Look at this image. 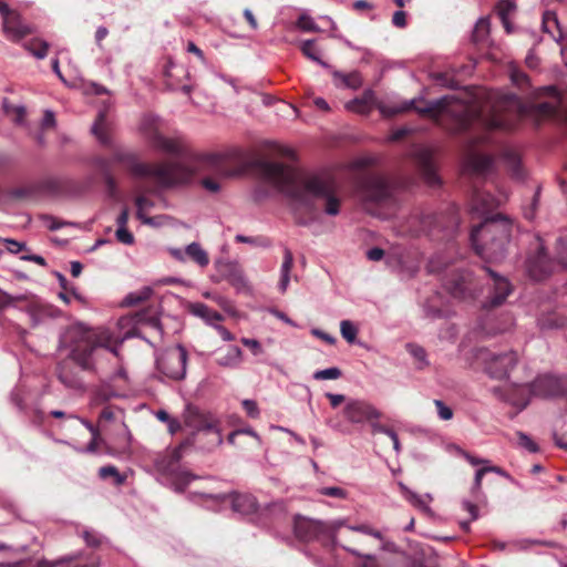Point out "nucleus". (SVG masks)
<instances>
[{
	"label": "nucleus",
	"mask_w": 567,
	"mask_h": 567,
	"mask_svg": "<svg viewBox=\"0 0 567 567\" xmlns=\"http://www.w3.org/2000/svg\"><path fill=\"white\" fill-rule=\"evenodd\" d=\"M518 445L526 449L528 452L535 453L538 451L537 444L525 433L518 432Z\"/></svg>",
	"instance_id": "5fc2aeb1"
},
{
	"label": "nucleus",
	"mask_w": 567,
	"mask_h": 567,
	"mask_svg": "<svg viewBox=\"0 0 567 567\" xmlns=\"http://www.w3.org/2000/svg\"><path fill=\"white\" fill-rule=\"evenodd\" d=\"M153 289L151 287H143L137 291L130 292L123 300V305L127 307L137 306L151 298Z\"/></svg>",
	"instance_id": "c9c22d12"
},
{
	"label": "nucleus",
	"mask_w": 567,
	"mask_h": 567,
	"mask_svg": "<svg viewBox=\"0 0 567 567\" xmlns=\"http://www.w3.org/2000/svg\"><path fill=\"white\" fill-rule=\"evenodd\" d=\"M491 392L501 401L523 410L529 403L532 395L553 398L567 394V377L544 374L533 383L506 382L494 386Z\"/></svg>",
	"instance_id": "20e7f679"
},
{
	"label": "nucleus",
	"mask_w": 567,
	"mask_h": 567,
	"mask_svg": "<svg viewBox=\"0 0 567 567\" xmlns=\"http://www.w3.org/2000/svg\"><path fill=\"white\" fill-rule=\"evenodd\" d=\"M92 133L101 144L107 145L111 143V137L107 130L106 116L104 112H100L92 125Z\"/></svg>",
	"instance_id": "c85d7f7f"
},
{
	"label": "nucleus",
	"mask_w": 567,
	"mask_h": 567,
	"mask_svg": "<svg viewBox=\"0 0 567 567\" xmlns=\"http://www.w3.org/2000/svg\"><path fill=\"white\" fill-rule=\"evenodd\" d=\"M115 236L122 244L132 245L134 243V236L127 228H117Z\"/></svg>",
	"instance_id": "0e129e2a"
},
{
	"label": "nucleus",
	"mask_w": 567,
	"mask_h": 567,
	"mask_svg": "<svg viewBox=\"0 0 567 567\" xmlns=\"http://www.w3.org/2000/svg\"><path fill=\"white\" fill-rule=\"evenodd\" d=\"M169 254L178 261L190 259L199 267H206L209 264L207 251L196 241L187 245L184 251L179 248H171Z\"/></svg>",
	"instance_id": "412c9836"
},
{
	"label": "nucleus",
	"mask_w": 567,
	"mask_h": 567,
	"mask_svg": "<svg viewBox=\"0 0 567 567\" xmlns=\"http://www.w3.org/2000/svg\"><path fill=\"white\" fill-rule=\"evenodd\" d=\"M187 358V351L182 344H176L161 352L156 358V371L161 374V380H184Z\"/></svg>",
	"instance_id": "6e6552de"
},
{
	"label": "nucleus",
	"mask_w": 567,
	"mask_h": 567,
	"mask_svg": "<svg viewBox=\"0 0 567 567\" xmlns=\"http://www.w3.org/2000/svg\"><path fill=\"white\" fill-rule=\"evenodd\" d=\"M99 475L103 480L113 477L114 483L116 485H122L125 481V477L117 471V468L115 466H112V465L101 467L99 470Z\"/></svg>",
	"instance_id": "79ce46f5"
},
{
	"label": "nucleus",
	"mask_w": 567,
	"mask_h": 567,
	"mask_svg": "<svg viewBox=\"0 0 567 567\" xmlns=\"http://www.w3.org/2000/svg\"><path fill=\"white\" fill-rule=\"evenodd\" d=\"M559 28L558 19L555 12L546 11L543 16V30L553 34V28Z\"/></svg>",
	"instance_id": "09e8293b"
},
{
	"label": "nucleus",
	"mask_w": 567,
	"mask_h": 567,
	"mask_svg": "<svg viewBox=\"0 0 567 567\" xmlns=\"http://www.w3.org/2000/svg\"><path fill=\"white\" fill-rule=\"evenodd\" d=\"M293 266V256L290 249L285 248L284 261L281 265V275L290 276L291 268Z\"/></svg>",
	"instance_id": "6e6d98bb"
},
{
	"label": "nucleus",
	"mask_w": 567,
	"mask_h": 567,
	"mask_svg": "<svg viewBox=\"0 0 567 567\" xmlns=\"http://www.w3.org/2000/svg\"><path fill=\"white\" fill-rule=\"evenodd\" d=\"M485 271H487V274L489 275V277L492 279L493 292L491 293V296L488 297V300L486 301V303L484 306L485 307H498L504 303L506 298L512 292V285L505 277L497 275L489 268H485Z\"/></svg>",
	"instance_id": "aec40b11"
},
{
	"label": "nucleus",
	"mask_w": 567,
	"mask_h": 567,
	"mask_svg": "<svg viewBox=\"0 0 567 567\" xmlns=\"http://www.w3.org/2000/svg\"><path fill=\"white\" fill-rule=\"evenodd\" d=\"M297 27L302 31L318 32L320 31L313 19L307 14H301L297 21Z\"/></svg>",
	"instance_id": "de8ad7c7"
},
{
	"label": "nucleus",
	"mask_w": 567,
	"mask_h": 567,
	"mask_svg": "<svg viewBox=\"0 0 567 567\" xmlns=\"http://www.w3.org/2000/svg\"><path fill=\"white\" fill-rule=\"evenodd\" d=\"M413 157L424 181L431 186L440 184V178L433 163L432 151L426 147H419L413 152Z\"/></svg>",
	"instance_id": "6ab92c4d"
},
{
	"label": "nucleus",
	"mask_w": 567,
	"mask_h": 567,
	"mask_svg": "<svg viewBox=\"0 0 567 567\" xmlns=\"http://www.w3.org/2000/svg\"><path fill=\"white\" fill-rule=\"evenodd\" d=\"M406 350L413 358H415L420 362L419 368H423L424 365L427 364L426 352L422 347L414 343H408Z\"/></svg>",
	"instance_id": "a18cd8bd"
},
{
	"label": "nucleus",
	"mask_w": 567,
	"mask_h": 567,
	"mask_svg": "<svg viewBox=\"0 0 567 567\" xmlns=\"http://www.w3.org/2000/svg\"><path fill=\"white\" fill-rule=\"evenodd\" d=\"M486 473H488L487 466H483L476 471L475 476H474L473 487H472L473 495L476 496L477 494L481 493L483 476Z\"/></svg>",
	"instance_id": "4d7b16f0"
},
{
	"label": "nucleus",
	"mask_w": 567,
	"mask_h": 567,
	"mask_svg": "<svg viewBox=\"0 0 567 567\" xmlns=\"http://www.w3.org/2000/svg\"><path fill=\"white\" fill-rule=\"evenodd\" d=\"M58 378L66 388L75 390L83 388L82 379L79 373L73 371L68 361L59 364Z\"/></svg>",
	"instance_id": "a878e982"
},
{
	"label": "nucleus",
	"mask_w": 567,
	"mask_h": 567,
	"mask_svg": "<svg viewBox=\"0 0 567 567\" xmlns=\"http://www.w3.org/2000/svg\"><path fill=\"white\" fill-rule=\"evenodd\" d=\"M332 75L337 86H346L355 90L362 83L361 78L357 72L344 74L339 71H333Z\"/></svg>",
	"instance_id": "7c9ffc66"
},
{
	"label": "nucleus",
	"mask_w": 567,
	"mask_h": 567,
	"mask_svg": "<svg viewBox=\"0 0 567 567\" xmlns=\"http://www.w3.org/2000/svg\"><path fill=\"white\" fill-rule=\"evenodd\" d=\"M361 193L364 202L377 205H391L394 203L393 188L389 182L378 175H369L361 182Z\"/></svg>",
	"instance_id": "9b49d317"
},
{
	"label": "nucleus",
	"mask_w": 567,
	"mask_h": 567,
	"mask_svg": "<svg viewBox=\"0 0 567 567\" xmlns=\"http://www.w3.org/2000/svg\"><path fill=\"white\" fill-rule=\"evenodd\" d=\"M293 532L296 537L302 542L317 540L331 534L330 528L324 523L305 517L295 519Z\"/></svg>",
	"instance_id": "f3484780"
},
{
	"label": "nucleus",
	"mask_w": 567,
	"mask_h": 567,
	"mask_svg": "<svg viewBox=\"0 0 567 567\" xmlns=\"http://www.w3.org/2000/svg\"><path fill=\"white\" fill-rule=\"evenodd\" d=\"M300 50L305 56H307L311 61L317 62L322 68H326V69L330 68V65L327 62H324L320 59V50L316 47V43L313 40L302 41L300 44Z\"/></svg>",
	"instance_id": "473e14b6"
},
{
	"label": "nucleus",
	"mask_w": 567,
	"mask_h": 567,
	"mask_svg": "<svg viewBox=\"0 0 567 567\" xmlns=\"http://www.w3.org/2000/svg\"><path fill=\"white\" fill-rule=\"evenodd\" d=\"M136 217L146 225H155L154 218L148 217L147 213L154 207V202L144 195H138L135 198Z\"/></svg>",
	"instance_id": "cd10ccee"
},
{
	"label": "nucleus",
	"mask_w": 567,
	"mask_h": 567,
	"mask_svg": "<svg viewBox=\"0 0 567 567\" xmlns=\"http://www.w3.org/2000/svg\"><path fill=\"white\" fill-rule=\"evenodd\" d=\"M4 244L7 245L8 251L11 254H18V252L27 249V246L24 243H20L14 239H4Z\"/></svg>",
	"instance_id": "338daca9"
},
{
	"label": "nucleus",
	"mask_w": 567,
	"mask_h": 567,
	"mask_svg": "<svg viewBox=\"0 0 567 567\" xmlns=\"http://www.w3.org/2000/svg\"><path fill=\"white\" fill-rule=\"evenodd\" d=\"M392 23L396 28H404L406 25V13L403 10L395 11L392 17Z\"/></svg>",
	"instance_id": "774afa93"
},
{
	"label": "nucleus",
	"mask_w": 567,
	"mask_h": 567,
	"mask_svg": "<svg viewBox=\"0 0 567 567\" xmlns=\"http://www.w3.org/2000/svg\"><path fill=\"white\" fill-rule=\"evenodd\" d=\"M193 312L196 316L205 319L212 326H215V322H218L223 319V316L219 312L212 310L208 306L204 303L194 305Z\"/></svg>",
	"instance_id": "f704fd0d"
},
{
	"label": "nucleus",
	"mask_w": 567,
	"mask_h": 567,
	"mask_svg": "<svg viewBox=\"0 0 567 567\" xmlns=\"http://www.w3.org/2000/svg\"><path fill=\"white\" fill-rule=\"evenodd\" d=\"M517 364L518 355L515 351L492 353L485 359V371L493 379L504 380L509 378Z\"/></svg>",
	"instance_id": "ddd939ff"
},
{
	"label": "nucleus",
	"mask_w": 567,
	"mask_h": 567,
	"mask_svg": "<svg viewBox=\"0 0 567 567\" xmlns=\"http://www.w3.org/2000/svg\"><path fill=\"white\" fill-rule=\"evenodd\" d=\"M100 347L105 348L116 357L118 355L116 348L103 344L94 333H84L72 348L70 359L82 370L93 371Z\"/></svg>",
	"instance_id": "1a4fd4ad"
},
{
	"label": "nucleus",
	"mask_w": 567,
	"mask_h": 567,
	"mask_svg": "<svg viewBox=\"0 0 567 567\" xmlns=\"http://www.w3.org/2000/svg\"><path fill=\"white\" fill-rule=\"evenodd\" d=\"M73 559L70 563H65L64 567H100L101 560L96 556H92L89 561L82 564V563H75V559L78 556H72Z\"/></svg>",
	"instance_id": "bf43d9fd"
},
{
	"label": "nucleus",
	"mask_w": 567,
	"mask_h": 567,
	"mask_svg": "<svg viewBox=\"0 0 567 567\" xmlns=\"http://www.w3.org/2000/svg\"><path fill=\"white\" fill-rule=\"evenodd\" d=\"M184 423L193 430V434L188 437L193 441V445L203 436H212L213 444L223 443L219 421L212 413L188 405L184 412Z\"/></svg>",
	"instance_id": "0eeeda50"
},
{
	"label": "nucleus",
	"mask_w": 567,
	"mask_h": 567,
	"mask_svg": "<svg viewBox=\"0 0 567 567\" xmlns=\"http://www.w3.org/2000/svg\"><path fill=\"white\" fill-rule=\"evenodd\" d=\"M3 112L18 125H24L25 107L23 105H11L4 99L2 101Z\"/></svg>",
	"instance_id": "72a5a7b5"
},
{
	"label": "nucleus",
	"mask_w": 567,
	"mask_h": 567,
	"mask_svg": "<svg viewBox=\"0 0 567 567\" xmlns=\"http://www.w3.org/2000/svg\"><path fill=\"white\" fill-rule=\"evenodd\" d=\"M25 299L24 295L12 296L0 289V310L8 307H16L17 302L24 301Z\"/></svg>",
	"instance_id": "37998d69"
},
{
	"label": "nucleus",
	"mask_w": 567,
	"mask_h": 567,
	"mask_svg": "<svg viewBox=\"0 0 567 567\" xmlns=\"http://www.w3.org/2000/svg\"><path fill=\"white\" fill-rule=\"evenodd\" d=\"M489 32V22L486 19H480L474 28L472 39L475 43H482L486 40Z\"/></svg>",
	"instance_id": "58836bf2"
},
{
	"label": "nucleus",
	"mask_w": 567,
	"mask_h": 567,
	"mask_svg": "<svg viewBox=\"0 0 567 567\" xmlns=\"http://www.w3.org/2000/svg\"><path fill=\"white\" fill-rule=\"evenodd\" d=\"M446 290L457 299H473L477 296V282L468 270L460 271L444 284Z\"/></svg>",
	"instance_id": "4468645a"
},
{
	"label": "nucleus",
	"mask_w": 567,
	"mask_h": 567,
	"mask_svg": "<svg viewBox=\"0 0 567 567\" xmlns=\"http://www.w3.org/2000/svg\"><path fill=\"white\" fill-rule=\"evenodd\" d=\"M385 264L393 271L405 277L414 276L420 268L415 255L402 247L391 248L385 255Z\"/></svg>",
	"instance_id": "f8f14e48"
},
{
	"label": "nucleus",
	"mask_w": 567,
	"mask_h": 567,
	"mask_svg": "<svg viewBox=\"0 0 567 567\" xmlns=\"http://www.w3.org/2000/svg\"><path fill=\"white\" fill-rule=\"evenodd\" d=\"M192 446L193 441L186 439L175 449L166 451L155 462L157 471L166 477L177 492H183L190 481L196 478L195 475L181 465V460Z\"/></svg>",
	"instance_id": "423d86ee"
},
{
	"label": "nucleus",
	"mask_w": 567,
	"mask_h": 567,
	"mask_svg": "<svg viewBox=\"0 0 567 567\" xmlns=\"http://www.w3.org/2000/svg\"><path fill=\"white\" fill-rule=\"evenodd\" d=\"M243 362V351L237 346H230L224 354L216 359V363L223 368L236 369Z\"/></svg>",
	"instance_id": "bb28decb"
},
{
	"label": "nucleus",
	"mask_w": 567,
	"mask_h": 567,
	"mask_svg": "<svg viewBox=\"0 0 567 567\" xmlns=\"http://www.w3.org/2000/svg\"><path fill=\"white\" fill-rule=\"evenodd\" d=\"M348 528L350 530H353V532H358V533H362V534H365V535H370L377 539H382L383 536H382V533L374 529L373 527H371L370 525L368 524H360V525H351V526H348Z\"/></svg>",
	"instance_id": "8fccbe9b"
},
{
	"label": "nucleus",
	"mask_w": 567,
	"mask_h": 567,
	"mask_svg": "<svg viewBox=\"0 0 567 567\" xmlns=\"http://www.w3.org/2000/svg\"><path fill=\"white\" fill-rule=\"evenodd\" d=\"M538 324L543 330L564 328L567 326V316L557 312L547 313L538 319Z\"/></svg>",
	"instance_id": "c756f323"
},
{
	"label": "nucleus",
	"mask_w": 567,
	"mask_h": 567,
	"mask_svg": "<svg viewBox=\"0 0 567 567\" xmlns=\"http://www.w3.org/2000/svg\"><path fill=\"white\" fill-rule=\"evenodd\" d=\"M477 102H482L480 106L453 94L433 101L419 97L401 103L381 102L377 107L388 117L414 110L440 124L450 120L452 124L449 130L455 133L464 132L476 124L485 128L511 130L514 126L515 116L522 112L520 100L513 93L501 94L481 90Z\"/></svg>",
	"instance_id": "f257e3e1"
},
{
	"label": "nucleus",
	"mask_w": 567,
	"mask_h": 567,
	"mask_svg": "<svg viewBox=\"0 0 567 567\" xmlns=\"http://www.w3.org/2000/svg\"><path fill=\"white\" fill-rule=\"evenodd\" d=\"M515 3L511 0H502L497 4V14L507 33L512 32L509 17L515 11Z\"/></svg>",
	"instance_id": "2f4dec72"
},
{
	"label": "nucleus",
	"mask_w": 567,
	"mask_h": 567,
	"mask_svg": "<svg viewBox=\"0 0 567 567\" xmlns=\"http://www.w3.org/2000/svg\"><path fill=\"white\" fill-rule=\"evenodd\" d=\"M35 28L28 23L18 11L7 13L2 20V32L7 40L18 43L25 37L33 34Z\"/></svg>",
	"instance_id": "2eb2a0df"
},
{
	"label": "nucleus",
	"mask_w": 567,
	"mask_h": 567,
	"mask_svg": "<svg viewBox=\"0 0 567 567\" xmlns=\"http://www.w3.org/2000/svg\"><path fill=\"white\" fill-rule=\"evenodd\" d=\"M83 539L87 546L97 547L101 544V536L95 530H84Z\"/></svg>",
	"instance_id": "e2e57ef3"
},
{
	"label": "nucleus",
	"mask_w": 567,
	"mask_h": 567,
	"mask_svg": "<svg viewBox=\"0 0 567 567\" xmlns=\"http://www.w3.org/2000/svg\"><path fill=\"white\" fill-rule=\"evenodd\" d=\"M221 505L229 504L235 513L247 516L258 511L257 499L250 494L208 495Z\"/></svg>",
	"instance_id": "a211bd4d"
},
{
	"label": "nucleus",
	"mask_w": 567,
	"mask_h": 567,
	"mask_svg": "<svg viewBox=\"0 0 567 567\" xmlns=\"http://www.w3.org/2000/svg\"><path fill=\"white\" fill-rule=\"evenodd\" d=\"M240 341L245 347L249 348L255 355L262 353V347L258 340L250 338H241Z\"/></svg>",
	"instance_id": "69168bd1"
},
{
	"label": "nucleus",
	"mask_w": 567,
	"mask_h": 567,
	"mask_svg": "<svg viewBox=\"0 0 567 567\" xmlns=\"http://www.w3.org/2000/svg\"><path fill=\"white\" fill-rule=\"evenodd\" d=\"M141 130L153 148L178 158L169 162H141L133 153L124 150L115 151L113 158L124 164L133 176L150 179L159 187L187 183L197 174L217 169L223 161V155L218 153L199 154L190 151L181 136L163 135L157 116H144Z\"/></svg>",
	"instance_id": "f03ea898"
},
{
	"label": "nucleus",
	"mask_w": 567,
	"mask_h": 567,
	"mask_svg": "<svg viewBox=\"0 0 567 567\" xmlns=\"http://www.w3.org/2000/svg\"><path fill=\"white\" fill-rule=\"evenodd\" d=\"M340 332L344 340L353 343L357 340L358 328L350 320H342L340 322Z\"/></svg>",
	"instance_id": "a19ab883"
},
{
	"label": "nucleus",
	"mask_w": 567,
	"mask_h": 567,
	"mask_svg": "<svg viewBox=\"0 0 567 567\" xmlns=\"http://www.w3.org/2000/svg\"><path fill=\"white\" fill-rule=\"evenodd\" d=\"M434 404L437 409V414L440 419L444 421H449L453 417V411L450 406L445 405L441 400H434Z\"/></svg>",
	"instance_id": "13d9d810"
},
{
	"label": "nucleus",
	"mask_w": 567,
	"mask_h": 567,
	"mask_svg": "<svg viewBox=\"0 0 567 567\" xmlns=\"http://www.w3.org/2000/svg\"><path fill=\"white\" fill-rule=\"evenodd\" d=\"M347 551L351 553L352 555L357 556V557H361L363 558V563L361 565V567H381L380 564L378 563L375 556L373 555H363L361 554L360 551L353 549V548H350V547H343Z\"/></svg>",
	"instance_id": "3c124183"
},
{
	"label": "nucleus",
	"mask_w": 567,
	"mask_h": 567,
	"mask_svg": "<svg viewBox=\"0 0 567 567\" xmlns=\"http://www.w3.org/2000/svg\"><path fill=\"white\" fill-rule=\"evenodd\" d=\"M235 240L237 243L249 244L252 246H259V247H264V248H268L271 246V240L264 236L249 237V236L238 234L235 236Z\"/></svg>",
	"instance_id": "ea45409f"
},
{
	"label": "nucleus",
	"mask_w": 567,
	"mask_h": 567,
	"mask_svg": "<svg viewBox=\"0 0 567 567\" xmlns=\"http://www.w3.org/2000/svg\"><path fill=\"white\" fill-rule=\"evenodd\" d=\"M399 488L404 496V498L410 502L414 507L420 509L421 512L432 515V511L429 504L432 502V496L430 494H425L424 496L419 495L411 491L405 484L399 483Z\"/></svg>",
	"instance_id": "393cba45"
},
{
	"label": "nucleus",
	"mask_w": 567,
	"mask_h": 567,
	"mask_svg": "<svg viewBox=\"0 0 567 567\" xmlns=\"http://www.w3.org/2000/svg\"><path fill=\"white\" fill-rule=\"evenodd\" d=\"M505 161L508 165V168L512 171L513 175L517 178H522L523 174L520 172L519 158L514 152H506Z\"/></svg>",
	"instance_id": "49530a36"
},
{
	"label": "nucleus",
	"mask_w": 567,
	"mask_h": 567,
	"mask_svg": "<svg viewBox=\"0 0 567 567\" xmlns=\"http://www.w3.org/2000/svg\"><path fill=\"white\" fill-rule=\"evenodd\" d=\"M435 215L431 213H417L410 217L409 229L413 235L430 234L434 230Z\"/></svg>",
	"instance_id": "5701e85b"
},
{
	"label": "nucleus",
	"mask_w": 567,
	"mask_h": 567,
	"mask_svg": "<svg viewBox=\"0 0 567 567\" xmlns=\"http://www.w3.org/2000/svg\"><path fill=\"white\" fill-rule=\"evenodd\" d=\"M343 415L352 424L379 420L382 416L374 405L364 400H349L343 409Z\"/></svg>",
	"instance_id": "dca6fc26"
},
{
	"label": "nucleus",
	"mask_w": 567,
	"mask_h": 567,
	"mask_svg": "<svg viewBox=\"0 0 567 567\" xmlns=\"http://www.w3.org/2000/svg\"><path fill=\"white\" fill-rule=\"evenodd\" d=\"M320 494L336 498L347 497V492L343 488L337 486L323 487L320 489Z\"/></svg>",
	"instance_id": "680f3d73"
},
{
	"label": "nucleus",
	"mask_w": 567,
	"mask_h": 567,
	"mask_svg": "<svg viewBox=\"0 0 567 567\" xmlns=\"http://www.w3.org/2000/svg\"><path fill=\"white\" fill-rule=\"evenodd\" d=\"M72 559V556H64L54 560L43 558L40 559L34 567H64L65 563H70Z\"/></svg>",
	"instance_id": "603ef678"
},
{
	"label": "nucleus",
	"mask_w": 567,
	"mask_h": 567,
	"mask_svg": "<svg viewBox=\"0 0 567 567\" xmlns=\"http://www.w3.org/2000/svg\"><path fill=\"white\" fill-rule=\"evenodd\" d=\"M493 159L487 155H483L473 151H470L465 158V169L468 173L483 175L492 169Z\"/></svg>",
	"instance_id": "4be33fe9"
},
{
	"label": "nucleus",
	"mask_w": 567,
	"mask_h": 567,
	"mask_svg": "<svg viewBox=\"0 0 567 567\" xmlns=\"http://www.w3.org/2000/svg\"><path fill=\"white\" fill-rule=\"evenodd\" d=\"M24 49L38 59H43L48 54V42L39 39H33L24 43Z\"/></svg>",
	"instance_id": "e433bc0d"
},
{
	"label": "nucleus",
	"mask_w": 567,
	"mask_h": 567,
	"mask_svg": "<svg viewBox=\"0 0 567 567\" xmlns=\"http://www.w3.org/2000/svg\"><path fill=\"white\" fill-rule=\"evenodd\" d=\"M39 219L43 223V225L51 231L58 230L64 226H76V223L73 221H63L59 220L52 215L42 214L39 216Z\"/></svg>",
	"instance_id": "4c0bfd02"
},
{
	"label": "nucleus",
	"mask_w": 567,
	"mask_h": 567,
	"mask_svg": "<svg viewBox=\"0 0 567 567\" xmlns=\"http://www.w3.org/2000/svg\"><path fill=\"white\" fill-rule=\"evenodd\" d=\"M532 249L525 262L526 272L533 280L540 281L551 274L554 261L545 252L540 237L535 236Z\"/></svg>",
	"instance_id": "9d476101"
},
{
	"label": "nucleus",
	"mask_w": 567,
	"mask_h": 567,
	"mask_svg": "<svg viewBox=\"0 0 567 567\" xmlns=\"http://www.w3.org/2000/svg\"><path fill=\"white\" fill-rule=\"evenodd\" d=\"M241 404L248 416L251 419H257L259 416V409L256 401L245 399Z\"/></svg>",
	"instance_id": "052dcab7"
},
{
	"label": "nucleus",
	"mask_w": 567,
	"mask_h": 567,
	"mask_svg": "<svg viewBox=\"0 0 567 567\" xmlns=\"http://www.w3.org/2000/svg\"><path fill=\"white\" fill-rule=\"evenodd\" d=\"M342 375V372L337 367H331L323 370H318L313 373L316 380H337Z\"/></svg>",
	"instance_id": "c03bdc74"
},
{
	"label": "nucleus",
	"mask_w": 567,
	"mask_h": 567,
	"mask_svg": "<svg viewBox=\"0 0 567 567\" xmlns=\"http://www.w3.org/2000/svg\"><path fill=\"white\" fill-rule=\"evenodd\" d=\"M511 235V223L498 215L474 227L471 231V243L481 257L497 261L505 257Z\"/></svg>",
	"instance_id": "39448f33"
},
{
	"label": "nucleus",
	"mask_w": 567,
	"mask_h": 567,
	"mask_svg": "<svg viewBox=\"0 0 567 567\" xmlns=\"http://www.w3.org/2000/svg\"><path fill=\"white\" fill-rule=\"evenodd\" d=\"M346 109L348 111L355 112L359 114H368L372 110L369 105H367L365 103L363 104V102H360L357 99L347 102Z\"/></svg>",
	"instance_id": "864d4df0"
},
{
	"label": "nucleus",
	"mask_w": 567,
	"mask_h": 567,
	"mask_svg": "<svg viewBox=\"0 0 567 567\" xmlns=\"http://www.w3.org/2000/svg\"><path fill=\"white\" fill-rule=\"evenodd\" d=\"M502 200L486 192L477 190L472 198V210L478 215H485L501 205Z\"/></svg>",
	"instance_id": "b1692460"
},
{
	"label": "nucleus",
	"mask_w": 567,
	"mask_h": 567,
	"mask_svg": "<svg viewBox=\"0 0 567 567\" xmlns=\"http://www.w3.org/2000/svg\"><path fill=\"white\" fill-rule=\"evenodd\" d=\"M259 168L267 179L309 212L328 216L340 213L341 197L336 178L328 173L301 174L278 162L262 161Z\"/></svg>",
	"instance_id": "7ed1b4c3"
}]
</instances>
